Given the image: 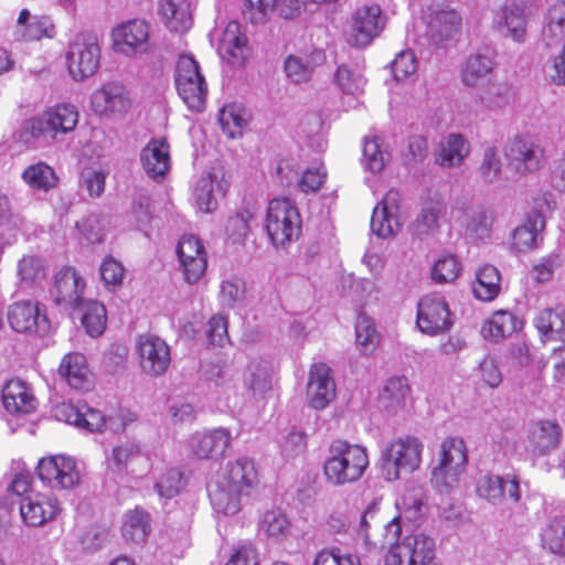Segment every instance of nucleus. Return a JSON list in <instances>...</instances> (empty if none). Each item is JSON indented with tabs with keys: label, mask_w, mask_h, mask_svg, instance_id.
Returning a JSON list of instances; mask_svg holds the SVG:
<instances>
[{
	"label": "nucleus",
	"mask_w": 565,
	"mask_h": 565,
	"mask_svg": "<svg viewBox=\"0 0 565 565\" xmlns=\"http://www.w3.org/2000/svg\"><path fill=\"white\" fill-rule=\"evenodd\" d=\"M258 482L255 461L248 457H241L227 465L221 480L207 486L209 498L217 512L235 514L241 508V498L248 495Z\"/></svg>",
	"instance_id": "obj_2"
},
{
	"label": "nucleus",
	"mask_w": 565,
	"mask_h": 565,
	"mask_svg": "<svg viewBox=\"0 0 565 565\" xmlns=\"http://www.w3.org/2000/svg\"><path fill=\"white\" fill-rule=\"evenodd\" d=\"M22 179L29 186L45 192L55 188L58 182L54 169L45 162H38L25 168Z\"/></svg>",
	"instance_id": "obj_39"
},
{
	"label": "nucleus",
	"mask_w": 565,
	"mask_h": 565,
	"mask_svg": "<svg viewBox=\"0 0 565 565\" xmlns=\"http://www.w3.org/2000/svg\"><path fill=\"white\" fill-rule=\"evenodd\" d=\"M502 171V163L495 147H487L483 151L482 160L478 168L481 180L486 183H492L499 180Z\"/></svg>",
	"instance_id": "obj_47"
},
{
	"label": "nucleus",
	"mask_w": 565,
	"mask_h": 565,
	"mask_svg": "<svg viewBox=\"0 0 565 565\" xmlns=\"http://www.w3.org/2000/svg\"><path fill=\"white\" fill-rule=\"evenodd\" d=\"M428 33L431 38L445 40L457 33L461 28V18L456 10L443 4H431L424 15Z\"/></svg>",
	"instance_id": "obj_25"
},
{
	"label": "nucleus",
	"mask_w": 565,
	"mask_h": 565,
	"mask_svg": "<svg viewBox=\"0 0 565 565\" xmlns=\"http://www.w3.org/2000/svg\"><path fill=\"white\" fill-rule=\"evenodd\" d=\"M36 475L52 489H72L79 483L75 460L62 455L40 459Z\"/></svg>",
	"instance_id": "obj_12"
},
{
	"label": "nucleus",
	"mask_w": 565,
	"mask_h": 565,
	"mask_svg": "<svg viewBox=\"0 0 565 565\" xmlns=\"http://www.w3.org/2000/svg\"><path fill=\"white\" fill-rule=\"evenodd\" d=\"M7 319L11 329L19 333L45 335L51 327L45 311L32 300L14 301L8 308Z\"/></svg>",
	"instance_id": "obj_11"
},
{
	"label": "nucleus",
	"mask_w": 565,
	"mask_h": 565,
	"mask_svg": "<svg viewBox=\"0 0 565 565\" xmlns=\"http://www.w3.org/2000/svg\"><path fill=\"white\" fill-rule=\"evenodd\" d=\"M385 26V18L377 3L363 4L351 15L348 42L356 47L367 46Z\"/></svg>",
	"instance_id": "obj_9"
},
{
	"label": "nucleus",
	"mask_w": 565,
	"mask_h": 565,
	"mask_svg": "<svg viewBox=\"0 0 565 565\" xmlns=\"http://www.w3.org/2000/svg\"><path fill=\"white\" fill-rule=\"evenodd\" d=\"M228 321L225 316L214 315L207 322L206 335L212 344L223 345L228 340Z\"/></svg>",
	"instance_id": "obj_60"
},
{
	"label": "nucleus",
	"mask_w": 565,
	"mask_h": 565,
	"mask_svg": "<svg viewBox=\"0 0 565 565\" xmlns=\"http://www.w3.org/2000/svg\"><path fill=\"white\" fill-rule=\"evenodd\" d=\"M334 83L342 93L356 96L363 93L365 79L360 73L342 64L335 70Z\"/></svg>",
	"instance_id": "obj_45"
},
{
	"label": "nucleus",
	"mask_w": 565,
	"mask_h": 565,
	"mask_svg": "<svg viewBox=\"0 0 565 565\" xmlns=\"http://www.w3.org/2000/svg\"><path fill=\"white\" fill-rule=\"evenodd\" d=\"M339 550H322L313 561L312 565H361L360 558L356 555L345 554L341 555Z\"/></svg>",
	"instance_id": "obj_59"
},
{
	"label": "nucleus",
	"mask_w": 565,
	"mask_h": 565,
	"mask_svg": "<svg viewBox=\"0 0 565 565\" xmlns=\"http://www.w3.org/2000/svg\"><path fill=\"white\" fill-rule=\"evenodd\" d=\"M535 327L545 339H555L564 329V319L561 313L544 309L535 318Z\"/></svg>",
	"instance_id": "obj_48"
},
{
	"label": "nucleus",
	"mask_w": 565,
	"mask_h": 565,
	"mask_svg": "<svg viewBox=\"0 0 565 565\" xmlns=\"http://www.w3.org/2000/svg\"><path fill=\"white\" fill-rule=\"evenodd\" d=\"M174 84L178 95L191 111H203L207 98V83L200 63L192 54H181L179 56L174 72Z\"/></svg>",
	"instance_id": "obj_4"
},
{
	"label": "nucleus",
	"mask_w": 565,
	"mask_h": 565,
	"mask_svg": "<svg viewBox=\"0 0 565 565\" xmlns=\"http://www.w3.org/2000/svg\"><path fill=\"white\" fill-rule=\"evenodd\" d=\"M363 156L371 172L376 173L382 171L385 164L384 154L375 138L365 139Z\"/></svg>",
	"instance_id": "obj_61"
},
{
	"label": "nucleus",
	"mask_w": 565,
	"mask_h": 565,
	"mask_svg": "<svg viewBox=\"0 0 565 565\" xmlns=\"http://www.w3.org/2000/svg\"><path fill=\"white\" fill-rule=\"evenodd\" d=\"M159 12L164 19L166 25L174 32L183 33L192 24L190 7L186 0H160Z\"/></svg>",
	"instance_id": "obj_32"
},
{
	"label": "nucleus",
	"mask_w": 565,
	"mask_h": 565,
	"mask_svg": "<svg viewBox=\"0 0 565 565\" xmlns=\"http://www.w3.org/2000/svg\"><path fill=\"white\" fill-rule=\"evenodd\" d=\"M444 212V206L439 202L429 203L424 206L416 218L415 226L418 234H430L438 230V220Z\"/></svg>",
	"instance_id": "obj_51"
},
{
	"label": "nucleus",
	"mask_w": 565,
	"mask_h": 565,
	"mask_svg": "<svg viewBox=\"0 0 565 565\" xmlns=\"http://www.w3.org/2000/svg\"><path fill=\"white\" fill-rule=\"evenodd\" d=\"M17 25L21 36L26 42L40 41L42 39H53L56 34V28L49 15H31L28 9H22L17 19Z\"/></svg>",
	"instance_id": "obj_29"
},
{
	"label": "nucleus",
	"mask_w": 565,
	"mask_h": 565,
	"mask_svg": "<svg viewBox=\"0 0 565 565\" xmlns=\"http://www.w3.org/2000/svg\"><path fill=\"white\" fill-rule=\"evenodd\" d=\"M244 115V108L235 103L226 104L218 110L221 129L228 138L242 136L247 122Z\"/></svg>",
	"instance_id": "obj_40"
},
{
	"label": "nucleus",
	"mask_w": 565,
	"mask_h": 565,
	"mask_svg": "<svg viewBox=\"0 0 565 565\" xmlns=\"http://www.w3.org/2000/svg\"><path fill=\"white\" fill-rule=\"evenodd\" d=\"M391 68L396 81H402L413 75L417 70V61L414 53L409 50L401 52L392 62Z\"/></svg>",
	"instance_id": "obj_57"
},
{
	"label": "nucleus",
	"mask_w": 565,
	"mask_h": 565,
	"mask_svg": "<svg viewBox=\"0 0 565 565\" xmlns=\"http://www.w3.org/2000/svg\"><path fill=\"white\" fill-rule=\"evenodd\" d=\"M369 466V452L364 446L339 438L328 447L322 475L328 484L343 487L361 480Z\"/></svg>",
	"instance_id": "obj_3"
},
{
	"label": "nucleus",
	"mask_w": 565,
	"mask_h": 565,
	"mask_svg": "<svg viewBox=\"0 0 565 565\" xmlns=\"http://www.w3.org/2000/svg\"><path fill=\"white\" fill-rule=\"evenodd\" d=\"M82 324L92 337L100 335L107 324V312L103 303L90 300L85 303Z\"/></svg>",
	"instance_id": "obj_42"
},
{
	"label": "nucleus",
	"mask_w": 565,
	"mask_h": 565,
	"mask_svg": "<svg viewBox=\"0 0 565 565\" xmlns=\"http://www.w3.org/2000/svg\"><path fill=\"white\" fill-rule=\"evenodd\" d=\"M492 61L489 56L482 54H472L466 62L462 70V82L467 86H476L492 70Z\"/></svg>",
	"instance_id": "obj_43"
},
{
	"label": "nucleus",
	"mask_w": 565,
	"mask_h": 565,
	"mask_svg": "<svg viewBox=\"0 0 565 565\" xmlns=\"http://www.w3.org/2000/svg\"><path fill=\"white\" fill-rule=\"evenodd\" d=\"M469 143L462 135L450 134L439 151L437 162L447 168L459 166L469 154Z\"/></svg>",
	"instance_id": "obj_36"
},
{
	"label": "nucleus",
	"mask_w": 565,
	"mask_h": 565,
	"mask_svg": "<svg viewBox=\"0 0 565 565\" xmlns=\"http://www.w3.org/2000/svg\"><path fill=\"white\" fill-rule=\"evenodd\" d=\"M90 108L99 116H122L131 108V99L121 83L108 82L93 92Z\"/></svg>",
	"instance_id": "obj_16"
},
{
	"label": "nucleus",
	"mask_w": 565,
	"mask_h": 565,
	"mask_svg": "<svg viewBox=\"0 0 565 565\" xmlns=\"http://www.w3.org/2000/svg\"><path fill=\"white\" fill-rule=\"evenodd\" d=\"M542 546L555 555L565 556V514L553 518L542 530Z\"/></svg>",
	"instance_id": "obj_38"
},
{
	"label": "nucleus",
	"mask_w": 565,
	"mask_h": 565,
	"mask_svg": "<svg viewBox=\"0 0 565 565\" xmlns=\"http://www.w3.org/2000/svg\"><path fill=\"white\" fill-rule=\"evenodd\" d=\"M58 374L67 384L78 391H88L93 386L92 373L84 354L71 352L62 358Z\"/></svg>",
	"instance_id": "obj_27"
},
{
	"label": "nucleus",
	"mask_w": 565,
	"mask_h": 565,
	"mask_svg": "<svg viewBox=\"0 0 565 565\" xmlns=\"http://www.w3.org/2000/svg\"><path fill=\"white\" fill-rule=\"evenodd\" d=\"M33 476L30 471L23 470L15 473L8 486V492L20 497L21 500L26 499L31 494H35L32 490Z\"/></svg>",
	"instance_id": "obj_62"
},
{
	"label": "nucleus",
	"mask_w": 565,
	"mask_h": 565,
	"mask_svg": "<svg viewBox=\"0 0 565 565\" xmlns=\"http://www.w3.org/2000/svg\"><path fill=\"white\" fill-rule=\"evenodd\" d=\"M563 436L562 427L554 419H540L532 424L527 433V450L541 457L556 449Z\"/></svg>",
	"instance_id": "obj_21"
},
{
	"label": "nucleus",
	"mask_w": 565,
	"mask_h": 565,
	"mask_svg": "<svg viewBox=\"0 0 565 565\" xmlns=\"http://www.w3.org/2000/svg\"><path fill=\"white\" fill-rule=\"evenodd\" d=\"M78 122L76 107L68 104H61L49 108L43 117L30 119L29 129L33 137L44 135L55 136L72 131Z\"/></svg>",
	"instance_id": "obj_15"
},
{
	"label": "nucleus",
	"mask_w": 565,
	"mask_h": 565,
	"mask_svg": "<svg viewBox=\"0 0 565 565\" xmlns=\"http://www.w3.org/2000/svg\"><path fill=\"white\" fill-rule=\"evenodd\" d=\"M232 434L227 428H215L196 435L192 440V450L200 459H221L230 448Z\"/></svg>",
	"instance_id": "obj_26"
},
{
	"label": "nucleus",
	"mask_w": 565,
	"mask_h": 565,
	"mask_svg": "<svg viewBox=\"0 0 565 565\" xmlns=\"http://www.w3.org/2000/svg\"><path fill=\"white\" fill-rule=\"evenodd\" d=\"M501 290V275L497 267L486 264L479 268L472 291L476 298L482 301H491L498 297Z\"/></svg>",
	"instance_id": "obj_34"
},
{
	"label": "nucleus",
	"mask_w": 565,
	"mask_h": 565,
	"mask_svg": "<svg viewBox=\"0 0 565 565\" xmlns=\"http://www.w3.org/2000/svg\"><path fill=\"white\" fill-rule=\"evenodd\" d=\"M141 456L142 454L138 446L134 444H126L113 449L110 460L117 469H121Z\"/></svg>",
	"instance_id": "obj_63"
},
{
	"label": "nucleus",
	"mask_w": 565,
	"mask_h": 565,
	"mask_svg": "<svg viewBox=\"0 0 565 565\" xmlns=\"http://www.w3.org/2000/svg\"><path fill=\"white\" fill-rule=\"evenodd\" d=\"M2 402L6 411L12 415L31 414L38 406L32 386L19 377L6 383L2 388Z\"/></svg>",
	"instance_id": "obj_23"
},
{
	"label": "nucleus",
	"mask_w": 565,
	"mask_h": 565,
	"mask_svg": "<svg viewBox=\"0 0 565 565\" xmlns=\"http://www.w3.org/2000/svg\"><path fill=\"white\" fill-rule=\"evenodd\" d=\"M423 444L413 436L393 439L382 451V471L390 481L397 480L402 471L413 472L420 466Z\"/></svg>",
	"instance_id": "obj_6"
},
{
	"label": "nucleus",
	"mask_w": 565,
	"mask_h": 565,
	"mask_svg": "<svg viewBox=\"0 0 565 565\" xmlns=\"http://www.w3.org/2000/svg\"><path fill=\"white\" fill-rule=\"evenodd\" d=\"M543 152V149L525 136H515L505 147L507 159L521 173L537 171L542 166Z\"/></svg>",
	"instance_id": "obj_18"
},
{
	"label": "nucleus",
	"mask_w": 565,
	"mask_h": 565,
	"mask_svg": "<svg viewBox=\"0 0 565 565\" xmlns=\"http://www.w3.org/2000/svg\"><path fill=\"white\" fill-rule=\"evenodd\" d=\"M85 281L73 267H63L55 276L54 301L66 309H77L83 300Z\"/></svg>",
	"instance_id": "obj_20"
},
{
	"label": "nucleus",
	"mask_w": 565,
	"mask_h": 565,
	"mask_svg": "<svg viewBox=\"0 0 565 565\" xmlns=\"http://www.w3.org/2000/svg\"><path fill=\"white\" fill-rule=\"evenodd\" d=\"M185 486L183 473L179 469H168L157 482L160 495L172 498Z\"/></svg>",
	"instance_id": "obj_55"
},
{
	"label": "nucleus",
	"mask_w": 565,
	"mask_h": 565,
	"mask_svg": "<svg viewBox=\"0 0 565 565\" xmlns=\"http://www.w3.org/2000/svg\"><path fill=\"white\" fill-rule=\"evenodd\" d=\"M136 350L141 370L149 376L164 374L171 363L170 348L166 341L156 334H140Z\"/></svg>",
	"instance_id": "obj_13"
},
{
	"label": "nucleus",
	"mask_w": 565,
	"mask_h": 565,
	"mask_svg": "<svg viewBox=\"0 0 565 565\" xmlns=\"http://www.w3.org/2000/svg\"><path fill=\"white\" fill-rule=\"evenodd\" d=\"M285 72L288 78L295 83L308 82L313 73V67L298 55H288L285 60Z\"/></svg>",
	"instance_id": "obj_52"
},
{
	"label": "nucleus",
	"mask_w": 565,
	"mask_h": 565,
	"mask_svg": "<svg viewBox=\"0 0 565 565\" xmlns=\"http://www.w3.org/2000/svg\"><path fill=\"white\" fill-rule=\"evenodd\" d=\"M545 227V220L540 212L530 213L524 223L518 226L512 234V246L523 253L537 246L539 234Z\"/></svg>",
	"instance_id": "obj_31"
},
{
	"label": "nucleus",
	"mask_w": 565,
	"mask_h": 565,
	"mask_svg": "<svg viewBox=\"0 0 565 565\" xmlns=\"http://www.w3.org/2000/svg\"><path fill=\"white\" fill-rule=\"evenodd\" d=\"M477 493L488 501H497L504 494V481L499 476L486 475L477 482Z\"/></svg>",
	"instance_id": "obj_56"
},
{
	"label": "nucleus",
	"mask_w": 565,
	"mask_h": 565,
	"mask_svg": "<svg viewBox=\"0 0 565 565\" xmlns=\"http://www.w3.org/2000/svg\"><path fill=\"white\" fill-rule=\"evenodd\" d=\"M398 228V216L375 206L371 217V230L379 237L386 238Z\"/></svg>",
	"instance_id": "obj_49"
},
{
	"label": "nucleus",
	"mask_w": 565,
	"mask_h": 565,
	"mask_svg": "<svg viewBox=\"0 0 565 565\" xmlns=\"http://www.w3.org/2000/svg\"><path fill=\"white\" fill-rule=\"evenodd\" d=\"M149 532L150 519L146 511L136 508L126 514L121 527V533L126 541L142 543L146 541Z\"/></svg>",
	"instance_id": "obj_37"
},
{
	"label": "nucleus",
	"mask_w": 565,
	"mask_h": 565,
	"mask_svg": "<svg viewBox=\"0 0 565 565\" xmlns=\"http://www.w3.org/2000/svg\"><path fill=\"white\" fill-rule=\"evenodd\" d=\"M518 324L519 321L512 312L497 310L483 322L481 334L484 339L498 342L515 332Z\"/></svg>",
	"instance_id": "obj_33"
},
{
	"label": "nucleus",
	"mask_w": 565,
	"mask_h": 565,
	"mask_svg": "<svg viewBox=\"0 0 565 565\" xmlns=\"http://www.w3.org/2000/svg\"><path fill=\"white\" fill-rule=\"evenodd\" d=\"M546 46H557L565 41V1L554 3L547 11V22L543 30Z\"/></svg>",
	"instance_id": "obj_35"
},
{
	"label": "nucleus",
	"mask_w": 565,
	"mask_h": 565,
	"mask_svg": "<svg viewBox=\"0 0 565 565\" xmlns=\"http://www.w3.org/2000/svg\"><path fill=\"white\" fill-rule=\"evenodd\" d=\"M494 23L497 28L511 35L514 41H522L526 33V21L523 8L516 2H507L495 13Z\"/></svg>",
	"instance_id": "obj_30"
},
{
	"label": "nucleus",
	"mask_w": 565,
	"mask_h": 565,
	"mask_svg": "<svg viewBox=\"0 0 565 565\" xmlns=\"http://www.w3.org/2000/svg\"><path fill=\"white\" fill-rule=\"evenodd\" d=\"M330 373V367L322 362L315 363L310 369L308 396L316 409H323L335 397V383Z\"/></svg>",
	"instance_id": "obj_22"
},
{
	"label": "nucleus",
	"mask_w": 565,
	"mask_h": 565,
	"mask_svg": "<svg viewBox=\"0 0 565 565\" xmlns=\"http://www.w3.org/2000/svg\"><path fill=\"white\" fill-rule=\"evenodd\" d=\"M100 47L97 36L78 33L70 44L66 54L67 68L75 81H83L96 73L99 67Z\"/></svg>",
	"instance_id": "obj_8"
},
{
	"label": "nucleus",
	"mask_w": 565,
	"mask_h": 565,
	"mask_svg": "<svg viewBox=\"0 0 565 565\" xmlns=\"http://www.w3.org/2000/svg\"><path fill=\"white\" fill-rule=\"evenodd\" d=\"M260 529L276 541L287 537L291 531V523L287 515L280 510L267 511L262 521Z\"/></svg>",
	"instance_id": "obj_44"
},
{
	"label": "nucleus",
	"mask_w": 565,
	"mask_h": 565,
	"mask_svg": "<svg viewBox=\"0 0 565 565\" xmlns=\"http://www.w3.org/2000/svg\"><path fill=\"white\" fill-rule=\"evenodd\" d=\"M175 253L185 281L198 282L207 268V250L203 242L193 234H184L179 239Z\"/></svg>",
	"instance_id": "obj_14"
},
{
	"label": "nucleus",
	"mask_w": 565,
	"mask_h": 565,
	"mask_svg": "<svg viewBox=\"0 0 565 565\" xmlns=\"http://www.w3.org/2000/svg\"><path fill=\"white\" fill-rule=\"evenodd\" d=\"M218 51L223 60L233 66L241 67L250 54L248 40L239 23L231 21L227 23Z\"/></svg>",
	"instance_id": "obj_24"
},
{
	"label": "nucleus",
	"mask_w": 565,
	"mask_h": 565,
	"mask_svg": "<svg viewBox=\"0 0 565 565\" xmlns=\"http://www.w3.org/2000/svg\"><path fill=\"white\" fill-rule=\"evenodd\" d=\"M408 394L409 386L406 377L393 376L387 380L382 396L393 405L402 403Z\"/></svg>",
	"instance_id": "obj_58"
},
{
	"label": "nucleus",
	"mask_w": 565,
	"mask_h": 565,
	"mask_svg": "<svg viewBox=\"0 0 565 565\" xmlns=\"http://www.w3.org/2000/svg\"><path fill=\"white\" fill-rule=\"evenodd\" d=\"M100 278L107 288H117L122 284L125 268L113 256H107L99 268Z\"/></svg>",
	"instance_id": "obj_54"
},
{
	"label": "nucleus",
	"mask_w": 565,
	"mask_h": 565,
	"mask_svg": "<svg viewBox=\"0 0 565 565\" xmlns=\"http://www.w3.org/2000/svg\"><path fill=\"white\" fill-rule=\"evenodd\" d=\"M355 341L363 354L369 355L375 351L380 343V334L371 318L363 315L358 317L355 323Z\"/></svg>",
	"instance_id": "obj_41"
},
{
	"label": "nucleus",
	"mask_w": 565,
	"mask_h": 565,
	"mask_svg": "<svg viewBox=\"0 0 565 565\" xmlns=\"http://www.w3.org/2000/svg\"><path fill=\"white\" fill-rule=\"evenodd\" d=\"M61 512L55 498L36 492L20 501V515L29 526H41L54 520Z\"/></svg>",
	"instance_id": "obj_19"
},
{
	"label": "nucleus",
	"mask_w": 565,
	"mask_h": 565,
	"mask_svg": "<svg viewBox=\"0 0 565 565\" xmlns=\"http://www.w3.org/2000/svg\"><path fill=\"white\" fill-rule=\"evenodd\" d=\"M494 215L491 211L480 210L471 216L467 230L476 239H486L491 235Z\"/></svg>",
	"instance_id": "obj_53"
},
{
	"label": "nucleus",
	"mask_w": 565,
	"mask_h": 565,
	"mask_svg": "<svg viewBox=\"0 0 565 565\" xmlns=\"http://www.w3.org/2000/svg\"><path fill=\"white\" fill-rule=\"evenodd\" d=\"M169 143L164 138L151 139L141 150L143 170L152 179H162L170 170Z\"/></svg>",
	"instance_id": "obj_28"
},
{
	"label": "nucleus",
	"mask_w": 565,
	"mask_h": 565,
	"mask_svg": "<svg viewBox=\"0 0 565 565\" xmlns=\"http://www.w3.org/2000/svg\"><path fill=\"white\" fill-rule=\"evenodd\" d=\"M265 228L276 247H285L298 239L301 217L296 204L288 198L273 199L267 207Z\"/></svg>",
	"instance_id": "obj_5"
},
{
	"label": "nucleus",
	"mask_w": 565,
	"mask_h": 565,
	"mask_svg": "<svg viewBox=\"0 0 565 565\" xmlns=\"http://www.w3.org/2000/svg\"><path fill=\"white\" fill-rule=\"evenodd\" d=\"M278 0H245L244 17L253 24H264L274 13Z\"/></svg>",
	"instance_id": "obj_46"
},
{
	"label": "nucleus",
	"mask_w": 565,
	"mask_h": 565,
	"mask_svg": "<svg viewBox=\"0 0 565 565\" xmlns=\"http://www.w3.org/2000/svg\"><path fill=\"white\" fill-rule=\"evenodd\" d=\"M454 320L444 297L430 294L420 298L417 305L416 326L426 334L437 335L448 331Z\"/></svg>",
	"instance_id": "obj_10"
},
{
	"label": "nucleus",
	"mask_w": 565,
	"mask_h": 565,
	"mask_svg": "<svg viewBox=\"0 0 565 565\" xmlns=\"http://www.w3.org/2000/svg\"><path fill=\"white\" fill-rule=\"evenodd\" d=\"M111 38L117 51L127 55L142 53L148 49L149 25L143 20H129L114 28Z\"/></svg>",
	"instance_id": "obj_17"
},
{
	"label": "nucleus",
	"mask_w": 565,
	"mask_h": 565,
	"mask_svg": "<svg viewBox=\"0 0 565 565\" xmlns=\"http://www.w3.org/2000/svg\"><path fill=\"white\" fill-rule=\"evenodd\" d=\"M225 565H259V556L250 543L242 544L235 548Z\"/></svg>",
	"instance_id": "obj_64"
},
{
	"label": "nucleus",
	"mask_w": 565,
	"mask_h": 565,
	"mask_svg": "<svg viewBox=\"0 0 565 565\" xmlns=\"http://www.w3.org/2000/svg\"><path fill=\"white\" fill-rule=\"evenodd\" d=\"M461 270L459 260L454 255L439 258L431 270V278L439 284L454 281Z\"/></svg>",
	"instance_id": "obj_50"
},
{
	"label": "nucleus",
	"mask_w": 565,
	"mask_h": 565,
	"mask_svg": "<svg viewBox=\"0 0 565 565\" xmlns=\"http://www.w3.org/2000/svg\"><path fill=\"white\" fill-rule=\"evenodd\" d=\"M468 450L462 438L447 437L440 445L439 462L431 473V483L440 491L448 492L466 470Z\"/></svg>",
	"instance_id": "obj_7"
},
{
	"label": "nucleus",
	"mask_w": 565,
	"mask_h": 565,
	"mask_svg": "<svg viewBox=\"0 0 565 565\" xmlns=\"http://www.w3.org/2000/svg\"><path fill=\"white\" fill-rule=\"evenodd\" d=\"M365 511L361 518V527L364 531L365 539L371 543L369 534V524ZM402 534L401 518L395 516L384 525L383 540L373 541L376 546L390 544V550L385 555L384 565H434L435 541L424 533H412L404 536L399 542Z\"/></svg>",
	"instance_id": "obj_1"
}]
</instances>
